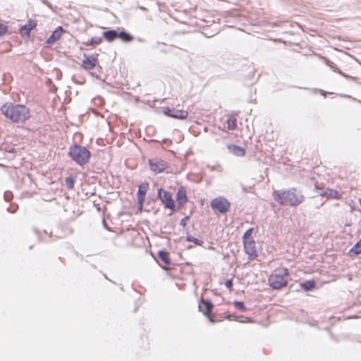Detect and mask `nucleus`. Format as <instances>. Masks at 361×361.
Listing matches in <instances>:
<instances>
[{
  "label": "nucleus",
  "instance_id": "obj_1",
  "mask_svg": "<svg viewBox=\"0 0 361 361\" xmlns=\"http://www.w3.org/2000/svg\"><path fill=\"white\" fill-rule=\"evenodd\" d=\"M1 114L16 123H24L31 117L30 110L23 104L6 102L0 109Z\"/></svg>",
  "mask_w": 361,
  "mask_h": 361
},
{
  "label": "nucleus",
  "instance_id": "obj_2",
  "mask_svg": "<svg viewBox=\"0 0 361 361\" xmlns=\"http://www.w3.org/2000/svg\"><path fill=\"white\" fill-rule=\"evenodd\" d=\"M274 199L281 205L296 207L304 200V196L296 188L275 190L273 192Z\"/></svg>",
  "mask_w": 361,
  "mask_h": 361
},
{
  "label": "nucleus",
  "instance_id": "obj_3",
  "mask_svg": "<svg viewBox=\"0 0 361 361\" xmlns=\"http://www.w3.org/2000/svg\"><path fill=\"white\" fill-rule=\"evenodd\" d=\"M289 272L287 268H278L269 277V284L274 289H280L287 285V276Z\"/></svg>",
  "mask_w": 361,
  "mask_h": 361
},
{
  "label": "nucleus",
  "instance_id": "obj_4",
  "mask_svg": "<svg viewBox=\"0 0 361 361\" xmlns=\"http://www.w3.org/2000/svg\"><path fill=\"white\" fill-rule=\"evenodd\" d=\"M69 155L78 164H87L90 158V152L85 147L74 145L70 147Z\"/></svg>",
  "mask_w": 361,
  "mask_h": 361
},
{
  "label": "nucleus",
  "instance_id": "obj_5",
  "mask_svg": "<svg viewBox=\"0 0 361 361\" xmlns=\"http://www.w3.org/2000/svg\"><path fill=\"white\" fill-rule=\"evenodd\" d=\"M230 207L229 202L223 197H216L211 202V207L215 213L226 214Z\"/></svg>",
  "mask_w": 361,
  "mask_h": 361
},
{
  "label": "nucleus",
  "instance_id": "obj_6",
  "mask_svg": "<svg viewBox=\"0 0 361 361\" xmlns=\"http://www.w3.org/2000/svg\"><path fill=\"white\" fill-rule=\"evenodd\" d=\"M158 196L166 208L170 209L172 212L175 211V204L169 192L159 189Z\"/></svg>",
  "mask_w": 361,
  "mask_h": 361
},
{
  "label": "nucleus",
  "instance_id": "obj_7",
  "mask_svg": "<svg viewBox=\"0 0 361 361\" xmlns=\"http://www.w3.org/2000/svg\"><path fill=\"white\" fill-rule=\"evenodd\" d=\"M164 113L165 115L177 119H185L188 116V112L183 109H176L175 108L164 107Z\"/></svg>",
  "mask_w": 361,
  "mask_h": 361
},
{
  "label": "nucleus",
  "instance_id": "obj_8",
  "mask_svg": "<svg viewBox=\"0 0 361 361\" xmlns=\"http://www.w3.org/2000/svg\"><path fill=\"white\" fill-rule=\"evenodd\" d=\"M148 162L150 169L155 173H161L168 167L167 163L161 159H151Z\"/></svg>",
  "mask_w": 361,
  "mask_h": 361
},
{
  "label": "nucleus",
  "instance_id": "obj_9",
  "mask_svg": "<svg viewBox=\"0 0 361 361\" xmlns=\"http://www.w3.org/2000/svg\"><path fill=\"white\" fill-rule=\"evenodd\" d=\"M213 305L208 300H202L199 303V310L202 312L211 322H214V316L212 314Z\"/></svg>",
  "mask_w": 361,
  "mask_h": 361
},
{
  "label": "nucleus",
  "instance_id": "obj_10",
  "mask_svg": "<svg viewBox=\"0 0 361 361\" xmlns=\"http://www.w3.org/2000/svg\"><path fill=\"white\" fill-rule=\"evenodd\" d=\"M99 63L98 54L87 56L84 55V59L82 61V67L85 70L94 69Z\"/></svg>",
  "mask_w": 361,
  "mask_h": 361
},
{
  "label": "nucleus",
  "instance_id": "obj_11",
  "mask_svg": "<svg viewBox=\"0 0 361 361\" xmlns=\"http://www.w3.org/2000/svg\"><path fill=\"white\" fill-rule=\"evenodd\" d=\"M245 252L248 255L249 260H253L257 257V251L255 240L243 242Z\"/></svg>",
  "mask_w": 361,
  "mask_h": 361
},
{
  "label": "nucleus",
  "instance_id": "obj_12",
  "mask_svg": "<svg viewBox=\"0 0 361 361\" xmlns=\"http://www.w3.org/2000/svg\"><path fill=\"white\" fill-rule=\"evenodd\" d=\"M37 22L36 20L29 19L27 23L20 29V34L22 37H30V31L36 27Z\"/></svg>",
  "mask_w": 361,
  "mask_h": 361
},
{
  "label": "nucleus",
  "instance_id": "obj_13",
  "mask_svg": "<svg viewBox=\"0 0 361 361\" xmlns=\"http://www.w3.org/2000/svg\"><path fill=\"white\" fill-rule=\"evenodd\" d=\"M149 184L148 183H143L139 185L138 191H137V201L140 210H142L144 202L145 200V195L148 190Z\"/></svg>",
  "mask_w": 361,
  "mask_h": 361
},
{
  "label": "nucleus",
  "instance_id": "obj_14",
  "mask_svg": "<svg viewBox=\"0 0 361 361\" xmlns=\"http://www.w3.org/2000/svg\"><path fill=\"white\" fill-rule=\"evenodd\" d=\"M64 32V30L61 26L57 27L52 32L51 36L46 41V44L48 46L52 45L56 42L59 40L62 36V34Z\"/></svg>",
  "mask_w": 361,
  "mask_h": 361
},
{
  "label": "nucleus",
  "instance_id": "obj_15",
  "mask_svg": "<svg viewBox=\"0 0 361 361\" xmlns=\"http://www.w3.org/2000/svg\"><path fill=\"white\" fill-rule=\"evenodd\" d=\"M188 199L186 194V190L183 186H180L178 188L176 194V202L180 207H183L187 203Z\"/></svg>",
  "mask_w": 361,
  "mask_h": 361
},
{
  "label": "nucleus",
  "instance_id": "obj_16",
  "mask_svg": "<svg viewBox=\"0 0 361 361\" xmlns=\"http://www.w3.org/2000/svg\"><path fill=\"white\" fill-rule=\"evenodd\" d=\"M226 123L228 130H235L238 126V114L235 113L229 114L227 117Z\"/></svg>",
  "mask_w": 361,
  "mask_h": 361
},
{
  "label": "nucleus",
  "instance_id": "obj_17",
  "mask_svg": "<svg viewBox=\"0 0 361 361\" xmlns=\"http://www.w3.org/2000/svg\"><path fill=\"white\" fill-rule=\"evenodd\" d=\"M228 148L235 156L243 157L245 154V149L243 147L236 145H229Z\"/></svg>",
  "mask_w": 361,
  "mask_h": 361
},
{
  "label": "nucleus",
  "instance_id": "obj_18",
  "mask_svg": "<svg viewBox=\"0 0 361 361\" xmlns=\"http://www.w3.org/2000/svg\"><path fill=\"white\" fill-rule=\"evenodd\" d=\"M158 256L160 258V259L163 262V263L164 264V266L163 267V268L164 269H167V266H169L171 263V259H170V257H169V252H166V251H159L158 252Z\"/></svg>",
  "mask_w": 361,
  "mask_h": 361
},
{
  "label": "nucleus",
  "instance_id": "obj_19",
  "mask_svg": "<svg viewBox=\"0 0 361 361\" xmlns=\"http://www.w3.org/2000/svg\"><path fill=\"white\" fill-rule=\"evenodd\" d=\"M103 36L107 42H113L118 37V32L116 30H108L103 33Z\"/></svg>",
  "mask_w": 361,
  "mask_h": 361
},
{
  "label": "nucleus",
  "instance_id": "obj_20",
  "mask_svg": "<svg viewBox=\"0 0 361 361\" xmlns=\"http://www.w3.org/2000/svg\"><path fill=\"white\" fill-rule=\"evenodd\" d=\"M324 195H326L328 198L336 200H339L341 198V195L337 190L334 189H327L324 192Z\"/></svg>",
  "mask_w": 361,
  "mask_h": 361
},
{
  "label": "nucleus",
  "instance_id": "obj_21",
  "mask_svg": "<svg viewBox=\"0 0 361 361\" xmlns=\"http://www.w3.org/2000/svg\"><path fill=\"white\" fill-rule=\"evenodd\" d=\"M118 37H119L124 42H129L133 39V37L128 32L123 30L118 32Z\"/></svg>",
  "mask_w": 361,
  "mask_h": 361
},
{
  "label": "nucleus",
  "instance_id": "obj_22",
  "mask_svg": "<svg viewBox=\"0 0 361 361\" xmlns=\"http://www.w3.org/2000/svg\"><path fill=\"white\" fill-rule=\"evenodd\" d=\"M315 281L310 280L300 284L301 288L305 290H310L315 287Z\"/></svg>",
  "mask_w": 361,
  "mask_h": 361
},
{
  "label": "nucleus",
  "instance_id": "obj_23",
  "mask_svg": "<svg viewBox=\"0 0 361 361\" xmlns=\"http://www.w3.org/2000/svg\"><path fill=\"white\" fill-rule=\"evenodd\" d=\"M253 231H254V228H250L245 232L243 237V242L255 240L253 237L252 236Z\"/></svg>",
  "mask_w": 361,
  "mask_h": 361
},
{
  "label": "nucleus",
  "instance_id": "obj_24",
  "mask_svg": "<svg viewBox=\"0 0 361 361\" xmlns=\"http://www.w3.org/2000/svg\"><path fill=\"white\" fill-rule=\"evenodd\" d=\"M102 42V39L100 37H92L91 39L89 42H85V44L86 46H95L97 44H99Z\"/></svg>",
  "mask_w": 361,
  "mask_h": 361
},
{
  "label": "nucleus",
  "instance_id": "obj_25",
  "mask_svg": "<svg viewBox=\"0 0 361 361\" xmlns=\"http://www.w3.org/2000/svg\"><path fill=\"white\" fill-rule=\"evenodd\" d=\"M350 252L355 255L361 253V239L350 250Z\"/></svg>",
  "mask_w": 361,
  "mask_h": 361
},
{
  "label": "nucleus",
  "instance_id": "obj_26",
  "mask_svg": "<svg viewBox=\"0 0 361 361\" xmlns=\"http://www.w3.org/2000/svg\"><path fill=\"white\" fill-rule=\"evenodd\" d=\"M66 187L70 189V190H72L74 188V184H75V180L73 177H67L66 178Z\"/></svg>",
  "mask_w": 361,
  "mask_h": 361
},
{
  "label": "nucleus",
  "instance_id": "obj_27",
  "mask_svg": "<svg viewBox=\"0 0 361 361\" xmlns=\"http://www.w3.org/2000/svg\"><path fill=\"white\" fill-rule=\"evenodd\" d=\"M234 305L237 309L240 310L243 312H245L246 310V307L243 302L236 301L234 302Z\"/></svg>",
  "mask_w": 361,
  "mask_h": 361
},
{
  "label": "nucleus",
  "instance_id": "obj_28",
  "mask_svg": "<svg viewBox=\"0 0 361 361\" xmlns=\"http://www.w3.org/2000/svg\"><path fill=\"white\" fill-rule=\"evenodd\" d=\"M8 32V27L6 25L0 23V36L4 35Z\"/></svg>",
  "mask_w": 361,
  "mask_h": 361
},
{
  "label": "nucleus",
  "instance_id": "obj_29",
  "mask_svg": "<svg viewBox=\"0 0 361 361\" xmlns=\"http://www.w3.org/2000/svg\"><path fill=\"white\" fill-rule=\"evenodd\" d=\"M225 286L226 288H228L230 290H232L233 286V280L232 279H228L225 282Z\"/></svg>",
  "mask_w": 361,
  "mask_h": 361
},
{
  "label": "nucleus",
  "instance_id": "obj_30",
  "mask_svg": "<svg viewBox=\"0 0 361 361\" xmlns=\"http://www.w3.org/2000/svg\"><path fill=\"white\" fill-rule=\"evenodd\" d=\"M244 322H250V320L248 317H245V320Z\"/></svg>",
  "mask_w": 361,
  "mask_h": 361
},
{
  "label": "nucleus",
  "instance_id": "obj_31",
  "mask_svg": "<svg viewBox=\"0 0 361 361\" xmlns=\"http://www.w3.org/2000/svg\"><path fill=\"white\" fill-rule=\"evenodd\" d=\"M228 319H233V317L231 315H229L228 317H227Z\"/></svg>",
  "mask_w": 361,
  "mask_h": 361
},
{
  "label": "nucleus",
  "instance_id": "obj_32",
  "mask_svg": "<svg viewBox=\"0 0 361 361\" xmlns=\"http://www.w3.org/2000/svg\"><path fill=\"white\" fill-rule=\"evenodd\" d=\"M140 8L142 10H145V8L144 7H140Z\"/></svg>",
  "mask_w": 361,
  "mask_h": 361
}]
</instances>
